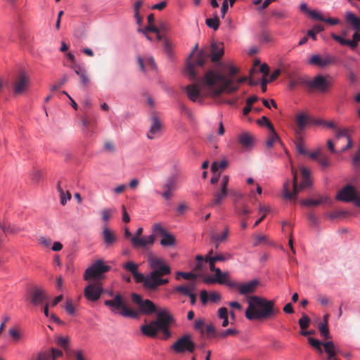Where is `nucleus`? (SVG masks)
Returning <instances> with one entry per match:
<instances>
[{"mask_svg":"<svg viewBox=\"0 0 360 360\" xmlns=\"http://www.w3.org/2000/svg\"><path fill=\"white\" fill-rule=\"evenodd\" d=\"M224 45L222 43L212 41L209 46L202 49L193 61L188 60L186 63L185 75L193 82V84H189L186 87L188 98L192 101H196L201 95V91L205 89L210 91L213 96H217L214 94L216 86H209L205 83V75L200 79L198 77V69L203 67L208 58L214 63L217 62L224 55Z\"/></svg>","mask_w":360,"mask_h":360,"instance_id":"nucleus-1","label":"nucleus"},{"mask_svg":"<svg viewBox=\"0 0 360 360\" xmlns=\"http://www.w3.org/2000/svg\"><path fill=\"white\" fill-rule=\"evenodd\" d=\"M131 300L139 307V314H152L157 313V319L151 321L149 323L141 326V331L146 336L154 338L160 330L162 333V339L167 340L171 337L169 326L174 321L172 316L167 309H162L157 312L155 304L150 300H143L137 293H132Z\"/></svg>","mask_w":360,"mask_h":360,"instance_id":"nucleus-2","label":"nucleus"},{"mask_svg":"<svg viewBox=\"0 0 360 360\" xmlns=\"http://www.w3.org/2000/svg\"><path fill=\"white\" fill-rule=\"evenodd\" d=\"M248 307L245 310V317L248 320L269 319L280 313L274 300L253 295L248 297Z\"/></svg>","mask_w":360,"mask_h":360,"instance_id":"nucleus-3","label":"nucleus"},{"mask_svg":"<svg viewBox=\"0 0 360 360\" xmlns=\"http://www.w3.org/2000/svg\"><path fill=\"white\" fill-rule=\"evenodd\" d=\"M148 263L152 271L147 275L145 289L155 292L160 286L169 283V279L164 276L171 274V268L162 259L155 257H150Z\"/></svg>","mask_w":360,"mask_h":360,"instance_id":"nucleus-4","label":"nucleus"},{"mask_svg":"<svg viewBox=\"0 0 360 360\" xmlns=\"http://www.w3.org/2000/svg\"><path fill=\"white\" fill-rule=\"evenodd\" d=\"M247 80V77L226 78L225 75L213 70H209L205 73V83L211 86H217L214 90L216 96H219L224 91L229 94L237 91L240 85Z\"/></svg>","mask_w":360,"mask_h":360,"instance_id":"nucleus-5","label":"nucleus"},{"mask_svg":"<svg viewBox=\"0 0 360 360\" xmlns=\"http://www.w3.org/2000/svg\"><path fill=\"white\" fill-rule=\"evenodd\" d=\"M104 304L109 307L112 312H119L120 314L124 317L136 319L139 316V313L136 311L130 309L126 305L122 297L120 294L116 295L112 300H105Z\"/></svg>","mask_w":360,"mask_h":360,"instance_id":"nucleus-6","label":"nucleus"},{"mask_svg":"<svg viewBox=\"0 0 360 360\" xmlns=\"http://www.w3.org/2000/svg\"><path fill=\"white\" fill-rule=\"evenodd\" d=\"M292 173L293 174L292 181V191H290V184L289 181H287L283 185V198L288 200H295L299 193L300 190L304 189L311 185L309 177L304 178L300 185V188L297 187V177L296 171L292 168Z\"/></svg>","mask_w":360,"mask_h":360,"instance_id":"nucleus-7","label":"nucleus"},{"mask_svg":"<svg viewBox=\"0 0 360 360\" xmlns=\"http://www.w3.org/2000/svg\"><path fill=\"white\" fill-rule=\"evenodd\" d=\"M111 267L104 264L102 259H98L87 268L84 274V279L99 280L104 277V274L109 271Z\"/></svg>","mask_w":360,"mask_h":360,"instance_id":"nucleus-8","label":"nucleus"},{"mask_svg":"<svg viewBox=\"0 0 360 360\" xmlns=\"http://www.w3.org/2000/svg\"><path fill=\"white\" fill-rule=\"evenodd\" d=\"M336 198L342 202H354V205L360 207V194L358 195L356 188L350 184L345 186L337 193Z\"/></svg>","mask_w":360,"mask_h":360,"instance_id":"nucleus-9","label":"nucleus"},{"mask_svg":"<svg viewBox=\"0 0 360 360\" xmlns=\"http://www.w3.org/2000/svg\"><path fill=\"white\" fill-rule=\"evenodd\" d=\"M195 347V343L191 340L188 335L181 337L172 345V349L176 353H184L185 352L192 353Z\"/></svg>","mask_w":360,"mask_h":360,"instance_id":"nucleus-10","label":"nucleus"},{"mask_svg":"<svg viewBox=\"0 0 360 360\" xmlns=\"http://www.w3.org/2000/svg\"><path fill=\"white\" fill-rule=\"evenodd\" d=\"M143 231V228H139L135 235L131 238V244L136 248H144L148 245H153L155 241L154 235H150L147 237H141Z\"/></svg>","mask_w":360,"mask_h":360,"instance_id":"nucleus-11","label":"nucleus"},{"mask_svg":"<svg viewBox=\"0 0 360 360\" xmlns=\"http://www.w3.org/2000/svg\"><path fill=\"white\" fill-rule=\"evenodd\" d=\"M139 265L134 262L128 261L122 264V268L127 272L131 274L136 283L143 284V288L145 289V283L146 282L147 276L139 272Z\"/></svg>","mask_w":360,"mask_h":360,"instance_id":"nucleus-12","label":"nucleus"},{"mask_svg":"<svg viewBox=\"0 0 360 360\" xmlns=\"http://www.w3.org/2000/svg\"><path fill=\"white\" fill-rule=\"evenodd\" d=\"M102 292V285L97 281L86 286L84 290V295L89 301L96 302L101 297Z\"/></svg>","mask_w":360,"mask_h":360,"instance_id":"nucleus-13","label":"nucleus"},{"mask_svg":"<svg viewBox=\"0 0 360 360\" xmlns=\"http://www.w3.org/2000/svg\"><path fill=\"white\" fill-rule=\"evenodd\" d=\"M259 285V281L257 279L250 281L245 283H230V288H236L238 289L240 295H246L255 292L257 286Z\"/></svg>","mask_w":360,"mask_h":360,"instance_id":"nucleus-14","label":"nucleus"},{"mask_svg":"<svg viewBox=\"0 0 360 360\" xmlns=\"http://www.w3.org/2000/svg\"><path fill=\"white\" fill-rule=\"evenodd\" d=\"M307 86L323 92L330 86V83L323 75H319L312 80H308Z\"/></svg>","mask_w":360,"mask_h":360,"instance_id":"nucleus-15","label":"nucleus"},{"mask_svg":"<svg viewBox=\"0 0 360 360\" xmlns=\"http://www.w3.org/2000/svg\"><path fill=\"white\" fill-rule=\"evenodd\" d=\"M164 192L161 193L165 200H169L172 197V193L177 188V176H172L167 179L165 184L162 186Z\"/></svg>","mask_w":360,"mask_h":360,"instance_id":"nucleus-16","label":"nucleus"},{"mask_svg":"<svg viewBox=\"0 0 360 360\" xmlns=\"http://www.w3.org/2000/svg\"><path fill=\"white\" fill-rule=\"evenodd\" d=\"M28 299L31 304L37 306L43 304L48 297L44 290L35 288L30 291Z\"/></svg>","mask_w":360,"mask_h":360,"instance_id":"nucleus-17","label":"nucleus"},{"mask_svg":"<svg viewBox=\"0 0 360 360\" xmlns=\"http://www.w3.org/2000/svg\"><path fill=\"white\" fill-rule=\"evenodd\" d=\"M162 122L156 114H153L151 117V124L150 130L147 133V137L149 139H153L159 136L162 130Z\"/></svg>","mask_w":360,"mask_h":360,"instance_id":"nucleus-18","label":"nucleus"},{"mask_svg":"<svg viewBox=\"0 0 360 360\" xmlns=\"http://www.w3.org/2000/svg\"><path fill=\"white\" fill-rule=\"evenodd\" d=\"M334 62L335 57L329 55L325 57H321L320 55H313L309 61V64L316 65L319 68H325L332 65Z\"/></svg>","mask_w":360,"mask_h":360,"instance_id":"nucleus-19","label":"nucleus"},{"mask_svg":"<svg viewBox=\"0 0 360 360\" xmlns=\"http://www.w3.org/2000/svg\"><path fill=\"white\" fill-rule=\"evenodd\" d=\"M70 68L79 77L80 82L82 87L86 88L90 83V79L88 77L86 70L80 65L75 64L70 65Z\"/></svg>","mask_w":360,"mask_h":360,"instance_id":"nucleus-20","label":"nucleus"},{"mask_svg":"<svg viewBox=\"0 0 360 360\" xmlns=\"http://www.w3.org/2000/svg\"><path fill=\"white\" fill-rule=\"evenodd\" d=\"M255 141V136L246 131L241 132L238 136V143L247 150L253 147Z\"/></svg>","mask_w":360,"mask_h":360,"instance_id":"nucleus-21","label":"nucleus"},{"mask_svg":"<svg viewBox=\"0 0 360 360\" xmlns=\"http://www.w3.org/2000/svg\"><path fill=\"white\" fill-rule=\"evenodd\" d=\"M262 120H265L266 125L270 130V134L266 143V147L271 148L276 142H280V139L269 119L266 116H262Z\"/></svg>","mask_w":360,"mask_h":360,"instance_id":"nucleus-22","label":"nucleus"},{"mask_svg":"<svg viewBox=\"0 0 360 360\" xmlns=\"http://www.w3.org/2000/svg\"><path fill=\"white\" fill-rule=\"evenodd\" d=\"M139 66L141 71L146 72L148 70H155L156 65L153 57H147L143 59L141 56L137 57Z\"/></svg>","mask_w":360,"mask_h":360,"instance_id":"nucleus-23","label":"nucleus"},{"mask_svg":"<svg viewBox=\"0 0 360 360\" xmlns=\"http://www.w3.org/2000/svg\"><path fill=\"white\" fill-rule=\"evenodd\" d=\"M228 195V189L221 188L213 194V199L209 205L210 207H214L221 205L223 200Z\"/></svg>","mask_w":360,"mask_h":360,"instance_id":"nucleus-24","label":"nucleus"},{"mask_svg":"<svg viewBox=\"0 0 360 360\" xmlns=\"http://www.w3.org/2000/svg\"><path fill=\"white\" fill-rule=\"evenodd\" d=\"M102 236L104 243L107 246H111L117 241L115 233L107 225L103 226Z\"/></svg>","mask_w":360,"mask_h":360,"instance_id":"nucleus-25","label":"nucleus"},{"mask_svg":"<svg viewBox=\"0 0 360 360\" xmlns=\"http://www.w3.org/2000/svg\"><path fill=\"white\" fill-rule=\"evenodd\" d=\"M29 79L25 73H21L15 84L14 91L15 94L22 93L27 86Z\"/></svg>","mask_w":360,"mask_h":360,"instance_id":"nucleus-26","label":"nucleus"},{"mask_svg":"<svg viewBox=\"0 0 360 360\" xmlns=\"http://www.w3.org/2000/svg\"><path fill=\"white\" fill-rule=\"evenodd\" d=\"M215 281L217 283L222 285H226L230 287V283H234V281H231L229 279L230 275L228 271H221L220 269L214 274Z\"/></svg>","mask_w":360,"mask_h":360,"instance_id":"nucleus-27","label":"nucleus"},{"mask_svg":"<svg viewBox=\"0 0 360 360\" xmlns=\"http://www.w3.org/2000/svg\"><path fill=\"white\" fill-rule=\"evenodd\" d=\"M323 347L324 348L325 352L328 354V360H335L337 359L335 356L336 355V348L335 346L332 341H327L323 343Z\"/></svg>","mask_w":360,"mask_h":360,"instance_id":"nucleus-28","label":"nucleus"},{"mask_svg":"<svg viewBox=\"0 0 360 360\" xmlns=\"http://www.w3.org/2000/svg\"><path fill=\"white\" fill-rule=\"evenodd\" d=\"M24 231L25 229L23 227L18 226L15 224H11L10 223H4V226L3 227V231L5 233H9L13 235L18 234L19 233Z\"/></svg>","mask_w":360,"mask_h":360,"instance_id":"nucleus-29","label":"nucleus"},{"mask_svg":"<svg viewBox=\"0 0 360 360\" xmlns=\"http://www.w3.org/2000/svg\"><path fill=\"white\" fill-rule=\"evenodd\" d=\"M346 20L358 32H360V18L354 13L349 12L346 15Z\"/></svg>","mask_w":360,"mask_h":360,"instance_id":"nucleus-30","label":"nucleus"},{"mask_svg":"<svg viewBox=\"0 0 360 360\" xmlns=\"http://www.w3.org/2000/svg\"><path fill=\"white\" fill-rule=\"evenodd\" d=\"M176 239L174 236L169 233L167 232L162 236L160 245L163 247H170L175 244Z\"/></svg>","mask_w":360,"mask_h":360,"instance_id":"nucleus-31","label":"nucleus"},{"mask_svg":"<svg viewBox=\"0 0 360 360\" xmlns=\"http://www.w3.org/2000/svg\"><path fill=\"white\" fill-rule=\"evenodd\" d=\"M308 80L303 77H293L290 79L289 82V87L291 90H294L296 87L299 86L305 85L307 86Z\"/></svg>","mask_w":360,"mask_h":360,"instance_id":"nucleus-32","label":"nucleus"},{"mask_svg":"<svg viewBox=\"0 0 360 360\" xmlns=\"http://www.w3.org/2000/svg\"><path fill=\"white\" fill-rule=\"evenodd\" d=\"M328 200V198L321 196L319 199H307L301 201L302 205L305 206H317L321 203L326 202Z\"/></svg>","mask_w":360,"mask_h":360,"instance_id":"nucleus-33","label":"nucleus"},{"mask_svg":"<svg viewBox=\"0 0 360 360\" xmlns=\"http://www.w3.org/2000/svg\"><path fill=\"white\" fill-rule=\"evenodd\" d=\"M195 288V283H191L187 285H179L175 288L174 290L188 296L191 292L194 291Z\"/></svg>","mask_w":360,"mask_h":360,"instance_id":"nucleus-34","label":"nucleus"},{"mask_svg":"<svg viewBox=\"0 0 360 360\" xmlns=\"http://www.w3.org/2000/svg\"><path fill=\"white\" fill-rule=\"evenodd\" d=\"M229 235V229L226 227L221 235H219L216 233H213L211 236V239L213 242H215L216 248H217L219 247V243L224 241Z\"/></svg>","mask_w":360,"mask_h":360,"instance_id":"nucleus-35","label":"nucleus"},{"mask_svg":"<svg viewBox=\"0 0 360 360\" xmlns=\"http://www.w3.org/2000/svg\"><path fill=\"white\" fill-rule=\"evenodd\" d=\"M318 328L324 340H328L331 338L328 329V325H326V323H319L318 324Z\"/></svg>","mask_w":360,"mask_h":360,"instance_id":"nucleus-36","label":"nucleus"},{"mask_svg":"<svg viewBox=\"0 0 360 360\" xmlns=\"http://www.w3.org/2000/svg\"><path fill=\"white\" fill-rule=\"evenodd\" d=\"M270 211V207L266 205H260L259 207V212L263 213L262 215H260V218L258 219L254 224L253 227L257 226L266 217V213Z\"/></svg>","mask_w":360,"mask_h":360,"instance_id":"nucleus-37","label":"nucleus"},{"mask_svg":"<svg viewBox=\"0 0 360 360\" xmlns=\"http://www.w3.org/2000/svg\"><path fill=\"white\" fill-rule=\"evenodd\" d=\"M317 162L323 168L330 167L332 165L330 158L326 154L323 153L320 155Z\"/></svg>","mask_w":360,"mask_h":360,"instance_id":"nucleus-38","label":"nucleus"},{"mask_svg":"<svg viewBox=\"0 0 360 360\" xmlns=\"http://www.w3.org/2000/svg\"><path fill=\"white\" fill-rule=\"evenodd\" d=\"M205 23L209 27L217 30L219 27L220 21L219 17L216 15L213 18H207Z\"/></svg>","mask_w":360,"mask_h":360,"instance_id":"nucleus-39","label":"nucleus"},{"mask_svg":"<svg viewBox=\"0 0 360 360\" xmlns=\"http://www.w3.org/2000/svg\"><path fill=\"white\" fill-rule=\"evenodd\" d=\"M335 138L336 139H340L342 137H345L346 139H348L351 137L349 133L351 130L347 128H338L335 130Z\"/></svg>","mask_w":360,"mask_h":360,"instance_id":"nucleus-40","label":"nucleus"},{"mask_svg":"<svg viewBox=\"0 0 360 360\" xmlns=\"http://www.w3.org/2000/svg\"><path fill=\"white\" fill-rule=\"evenodd\" d=\"M197 274L193 273V272H182V271H177L176 273V279L179 280L180 277H182L183 278L186 280H195L197 278Z\"/></svg>","mask_w":360,"mask_h":360,"instance_id":"nucleus-41","label":"nucleus"},{"mask_svg":"<svg viewBox=\"0 0 360 360\" xmlns=\"http://www.w3.org/2000/svg\"><path fill=\"white\" fill-rule=\"evenodd\" d=\"M228 165V162L226 160H222L221 161H215L211 165V169L212 172H215L219 169H224Z\"/></svg>","mask_w":360,"mask_h":360,"instance_id":"nucleus-42","label":"nucleus"},{"mask_svg":"<svg viewBox=\"0 0 360 360\" xmlns=\"http://www.w3.org/2000/svg\"><path fill=\"white\" fill-rule=\"evenodd\" d=\"M296 122L300 130H303L308 122V118L305 115L300 114L297 115Z\"/></svg>","mask_w":360,"mask_h":360,"instance_id":"nucleus-43","label":"nucleus"},{"mask_svg":"<svg viewBox=\"0 0 360 360\" xmlns=\"http://www.w3.org/2000/svg\"><path fill=\"white\" fill-rule=\"evenodd\" d=\"M352 164L353 167L356 169L360 167V142L358 144L356 151L355 152L352 157Z\"/></svg>","mask_w":360,"mask_h":360,"instance_id":"nucleus-44","label":"nucleus"},{"mask_svg":"<svg viewBox=\"0 0 360 360\" xmlns=\"http://www.w3.org/2000/svg\"><path fill=\"white\" fill-rule=\"evenodd\" d=\"M311 320L309 317L306 314H303L301 319H300L298 323L302 330L307 329L310 324Z\"/></svg>","mask_w":360,"mask_h":360,"instance_id":"nucleus-45","label":"nucleus"},{"mask_svg":"<svg viewBox=\"0 0 360 360\" xmlns=\"http://www.w3.org/2000/svg\"><path fill=\"white\" fill-rule=\"evenodd\" d=\"M360 41V32H356L352 36V40L349 39V46L354 50L358 46Z\"/></svg>","mask_w":360,"mask_h":360,"instance_id":"nucleus-46","label":"nucleus"},{"mask_svg":"<svg viewBox=\"0 0 360 360\" xmlns=\"http://www.w3.org/2000/svg\"><path fill=\"white\" fill-rule=\"evenodd\" d=\"M153 231L154 234L160 235L161 236L167 232L165 229L159 223H156L153 226Z\"/></svg>","mask_w":360,"mask_h":360,"instance_id":"nucleus-47","label":"nucleus"},{"mask_svg":"<svg viewBox=\"0 0 360 360\" xmlns=\"http://www.w3.org/2000/svg\"><path fill=\"white\" fill-rule=\"evenodd\" d=\"M232 258V255L230 253L226 254H217L212 259L214 261L217 262H224L226 260H229Z\"/></svg>","mask_w":360,"mask_h":360,"instance_id":"nucleus-48","label":"nucleus"},{"mask_svg":"<svg viewBox=\"0 0 360 360\" xmlns=\"http://www.w3.org/2000/svg\"><path fill=\"white\" fill-rule=\"evenodd\" d=\"M228 75H225L226 78H236L235 76L239 72V69L232 65L227 67Z\"/></svg>","mask_w":360,"mask_h":360,"instance_id":"nucleus-49","label":"nucleus"},{"mask_svg":"<svg viewBox=\"0 0 360 360\" xmlns=\"http://www.w3.org/2000/svg\"><path fill=\"white\" fill-rule=\"evenodd\" d=\"M297 150L302 155H307V151L305 150L303 141L301 138L298 139L295 142Z\"/></svg>","mask_w":360,"mask_h":360,"instance_id":"nucleus-50","label":"nucleus"},{"mask_svg":"<svg viewBox=\"0 0 360 360\" xmlns=\"http://www.w3.org/2000/svg\"><path fill=\"white\" fill-rule=\"evenodd\" d=\"M267 243H268V238L266 236L259 235L255 238V240L253 242V245L257 246L260 244H266Z\"/></svg>","mask_w":360,"mask_h":360,"instance_id":"nucleus-51","label":"nucleus"},{"mask_svg":"<svg viewBox=\"0 0 360 360\" xmlns=\"http://www.w3.org/2000/svg\"><path fill=\"white\" fill-rule=\"evenodd\" d=\"M205 262H207L209 264L210 270L212 272H214V274L218 271L217 267L215 266L216 262L214 261L212 257H205Z\"/></svg>","mask_w":360,"mask_h":360,"instance_id":"nucleus-52","label":"nucleus"},{"mask_svg":"<svg viewBox=\"0 0 360 360\" xmlns=\"http://www.w3.org/2000/svg\"><path fill=\"white\" fill-rule=\"evenodd\" d=\"M8 333L12 337V338L15 341L19 340L22 336L20 331L15 328H10L8 330Z\"/></svg>","mask_w":360,"mask_h":360,"instance_id":"nucleus-53","label":"nucleus"},{"mask_svg":"<svg viewBox=\"0 0 360 360\" xmlns=\"http://www.w3.org/2000/svg\"><path fill=\"white\" fill-rule=\"evenodd\" d=\"M35 360H51L50 352L46 351L39 352Z\"/></svg>","mask_w":360,"mask_h":360,"instance_id":"nucleus-54","label":"nucleus"},{"mask_svg":"<svg viewBox=\"0 0 360 360\" xmlns=\"http://www.w3.org/2000/svg\"><path fill=\"white\" fill-rule=\"evenodd\" d=\"M68 338L64 337H59L57 340V343L59 346L65 349V350L68 348Z\"/></svg>","mask_w":360,"mask_h":360,"instance_id":"nucleus-55","label":"nucleus"},{"mask_svg":"<svg viewBox=\"0 0 360 360\" xmlns=\"http://www.w3.org/2000/svg\"><path fill=\"white\" fill-rule=\"evenodd\" d=\"M164 51L168 56H172V46L167 39H164Z\"/></svg>","mask_w":360,"mask_h":360,"instance_id":"nucleus-56","label":"nucleus"},{"mask_svg":"<svg viewBox=\"0 0 360 360\" xmlns=\"http://www.w3.org/2000/svg\"><path fill=\"white\" fill-rule=\"evenodd\" d=\"M331 37L334 40L339 42L341 45L349 46V39H345L341 36L337 35L335 34H332Z\"/></svg>","mask_w":360,"mask_h":360,"instance_id":"nucleus-57","label":"nucleus"},{"mask_svg":"<svg viewBox=\"0 0 360 360\" xmlns=\"http://www.w3.org/2000/svg\"><path fill=\"white\" fill-rule=\"evenodd\" d=\"M309 15L314 20H321V21L325 20V18H323L321 15V14H320L319 12H317L315 10H311L310 11H309Z\"/></svg>","mask_w":360,"mask_h":360,"instance_id":"nucleus-58","label":"nucleus"},{"mask_svg":"<svg viewBox=\"0 0 360 360\" xmlns=\"http://www.w3.org/2000/svg\"><path fill=\"white\" fill-rule=\"evenodd\" d=\"M60 195V203L63 205H65L68 200H70L71 199V194L69 191L63 192V194H59Z\"/></svg>","mask_w":360,"mask_h":360,"instance_id":"nucleus-59","label":"nucleus"},{"mask_svg":"<svg viewBox=\"0 0 360 360\" xmlns=\"http://www.w3.org/2000/svg\"><path fill=\"white\" fill-rule=\"evenodd\" d=\"M50 354L51 360H56L57 358L63 356V352L59 349L52 348Z\"/></svg>","mask_w":360,"mask_h":360,"instance_id":"nucleus-60","label":"nucleus"},{"mask_svg":"<svg viewBox=\"0 0 360 360\" xmlns=\"http://www.w3.org/2000/svg\"><path fill=\"white\" fill-rule=\"evenodd\" d=\"M238 333V331L236 329L229 328L219 334L221 338H225L229 335H236Z\"/></svg>","mask_w":360,"mask_h":360,"instance_id":"nucleus-61","label":"nucleus"},{"mask_svg":"<svg viewBox=\"0 0 360 360\" xmlns=\"http://www.w3.org/2000/svg\"><path fill=\"white\" fill-rule=\"evenodd\" d=\"M112 213V210L110 209H105L102 210L101 215L102 219L104 221H108L109 219L110 218Z\"/></svg>","mask_w":360,"mask_h":360,"instance_id":"nucleus-62","label":"nucleus"},{"mask_svg":"<svg viewBox=\"0 0 360 360\" xmlns=\"http://www.w3.org/2000/svg\"><path fill=\"white\" fill-rule=\"evenodd\" d=\"M65 310L69 314L73 315L75 312V306L71 301L68 300L65 304Z\"/></svg>","mask_w":360,"mask_h":360,"instance_id":"nucleus-63","label":"nucleus"},{"mask_svg":"<svg viewBox=\"0 0 360 360\" xmlns=\"http://www.w3.org/2000/svg\"><path fill=\"white\" fill-rule=\"evenodd\" d=\"M73 354L75 355L76 360H86L84 354V352L81 349L79 350H74L72 352Z\"/></svg>","mask_w":360,"mask_h":360,"instance_id":"nucleus-64","label":"nucleus"}]
</instances>
